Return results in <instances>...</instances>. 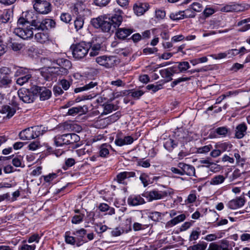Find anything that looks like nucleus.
<instances>
[{
	"label": "nucleus",
	"mask_w": 250,
	"mask_h": 250,
	"mask_svg": "<svg viewBox=\"0 0 250 250\" xmlns=\"http://www.w3.org/2000/svg\"><path fill=\"white\" fill-rule=\"evenodd\" d=\"M135 176V173L134 172L124 171L120 172L117 174L115 180L118 182V183L124 184L125 183L124 182L125 179L131 177H133Z\"/></svg>",
	"instance_id": "4be33fe9"
},
{
	"label": "nucleus",
	"mask_w": 250,
	"mask_h": 250,
	"mask_svg": "<svg viewBox=\"0 0 250 250\" xmlns=\"http://www.w3.org/2000/svg\"><path fill=\"white\" fill-rule=\"evenodd\" d=\"M178 167L182 169L183 175L186 174L190 176H195V169L192 165L179 163L178 164Z\"/></svg>",
	"instance_id": "dca6fc26"
},
{
	"label": "nucleus",
	"mask_w": 250,
	"mask_h": 250,
	"mask_svg": "<svg viewBox=\"0 0 250 250\" xmlns=\"http://www.w3.org/2000/svg\"><path fill=\"white\" fill-rule=\"evenodd\" d=\"M117 109V106L115 105L111 104H106L104 105V110L102 114H107Z\"/></svg>",
	"instance_id": "79ce46f5"
},
{
	"label": "nucleus",
	"mask_w": 250,
	"mask_h": 250,
	"mask_svg": "<svg viewBox=\"0 0 250 250\" xmlns=\"http://www.w3.org/2000/svg\"><path fill=\"white\" fill-rule=\"evenodd\" d=\"M11 17V11L8 10H5L3 13L1 15V21L3 23L7 22Z\"/></svg>",
	"instance_id": "603ef678"
},
{
	"label": "nucleus",
	"mask_w": 250,
	"mask_h": 250,
	"mask_svg": "<svg viewBox=\"0 0 250 250\" xmlns=\"http://www.w3.org/2000/svg\"><path fill=\"white\" fill-rule=\"evenodd\" d=\"M43 134L42 126H35L28 127L21 131L19 133V137L23 140L35 139L40 135Z\"/></svg>",
	"instance_id": "7ed1b4c3"
},
{
	"label": "nucleus",
	"mask_w": 250,
	"mask_h": 250,
	"mask_svg": "<svg viewBox=\"0 0 250 250\" xmlns=\"http://www.w3.org/2000/svg\"><path fill=\"white\" fill-rule=\"evenodd\" d=\"M59 84L62 86V88L64 90L68 89L70 86L69 82L65 79L61 80L59 82Z\"/></svg>",
	"instance_id": "e2e57ef3"
},
{
	"label": "nucleus",
	"mask_w": 250,
	"mask_h": 250,
	"mask_svg": "<svg viewBox=\"0 0 250 250\" xmlns=\"http://www.w3.org/2000/svg\"><path fill=\"white\" fill-rule=\"evenodd\" d=\"M111 147V146L107 144H102L100 147V156L102 157H106L109 154V148Z\"/></svg>",
	"instance_id": "2f4dec72"
},
{
	"label": "nucleus",
	"mask_w": 250,
	"mask_h": 250,
	"mask_svg": "<svg viewBox=\"0 0 250 250\" xmlns=\"http://www.w3.org/2000/svg\"><path fill=\"white\" fill-rule=\"evenodd\" d=\"M150 217L154 221H158L161 218V214L159 212L155 211L150 214Z\"/></svg>",
	"instance_id": "052dcab7"
},
{
	"label": "nucleus",
	"mask_w": 250,
	"mask_h": 250,
	"mask_svg": "<svg viewBox=\"0 0 250 250\" xmlns=\"http://www.w3.org/2000/svg\"><path fill=\"white\" fill-rule=\"evenodd\" d=\"M97 84V82L92 81L86 84L83 87L75 88L74 91L75 93H78L83 91L88 90L94 88L95 86H96Z\"/></svg>",
	"instance_id": "c85d7f7f"
},
{
	"label": "nucleus",
	"mask_w": 250,
	"mask_h": 250,
	"mask_svg": "<svg viewBox=\"0 0 250 250\" xmlns=\"http://www.w3.org/2000/svg\"><path fill=\"white\" fill-rule=\"evenodd\" d=\"M82 109L83 107L82 106L73 107L68 110L67 114L69 115L75 116L81 112Z\"/></svg>",
	"instance_id": "8fccbe9b"
},
{
	"label": "nucleus",
	"mask_w": 250,
	"mask_h": 250,
	"mask_svg": "<svg viewBox=\"0 0 250 250\" xmlns=\"http://www.w3.org/2000/svg\"><path fill=\"white\" fill-rule=\"evenodd\" d=\"M60 19L63 22L69 23L71 20V16L69 14L64 13L61 14Z\"/></svg>",
	"instance_id": "13d9d810"
},
{
	"label": "nucleus",
	"mask_w": 250,
	"mask_h": 250,
	"mask_svg": "<svg viewBox=\"0 0 250 250\" xmlns=\"http://www.w3.org/2000/svg\"><path fill=\"white\" fill-rule=\"evenodd\" d=\"M212 148V146L208 145L197 148V152L199 153H206L209 152Z\"/></svg>",
	"instance_id": "5fc2aeb1"
},
{
	"label": "nucleus",
	"mask_w": 250,
	"mask_h": 250,
	"mask_svg": "<svg viewBox=\"0 0 250 250\" xmlns=\"http://www.w3.org/2000/svg\"><path fill=\"white\" fill-rule=\"evenodd\" d=\"M18 27L15 29L14 33L20 38L25 40L33 37L35 28L28 25L17 24Z\"/></svg>",
	"instance_id": "39448f33"
},
{
	"label": "nucleus",
	"mask_w": 250,
	"mask_h": 250,
	"mask_svg": "<svg viewBox=\"0 0 250 250\" xmlns=\"http://www.w3.org/2000/svg\"><path fill=\"white\" fill-rule=\"evenodd\" d=\"M67 140V144H74L80 141L79 136L75 133L66 134Z\"/></svg>",
	"instance_id": "4c0bfd02"
},
{
	"label": "nucleus",
	"mask_w": 250,
	"mask_h": 250,
	"mask_svg": "<svg viewBox=\"0 0 250 250\" xmlns=\"http://www.w3.org/2000/svg\"><path fill=\"white\" fill-rule=\"evenodd\" d=\"M40 95V99L41 101H45L49 99L51 96V91L45 87L37 86L36 88Z\"/></svg>",
	"instance_id": "aec40b11"
},
{
	"label": "nucleus",
	"mask_w": 250,
	"mask_h": 250,
	"mask_svg": "<svg viewBox=\"0 0 250 250\" xmlns=\"http://www.w3.org/2000/svg\"><path fill=\"white\" fill-rule=\"evenodd\" d=\"M200 233L201 231H200L199 228H198L196 230L192 231L189 235V241L191 242L197 240L199 238Z\"/></svg>",
	"instance_id": "a18cd8bd"
},
{
	"label": "nucleus",
	"mask_w": 250,
	"mask_h": 250,
	"mask_svg": "<svg viewBox=\"0 0 250 250\" xmlns=\"http://www.w3.org/2000/svg\"><path fill=\"white\" fill-rule=\"evenodd\" d=\"M39 21L38 20L37 14L31 11L22 13V16L18 21L17 24H27L32 26L36 30Z\"/></svg>",
	"instance_id": "20e7f679"
},
{
	"label": "nucleus",
	"mask_w": 250,
	"mask_h": 250,
	"mask_svg": "<svg viewBox=\"0 0 250 250\" xmlns=\"http://www.w3.org/2000/svg\"><path fill=\"white\" fill-rule=\"evenodd\" d=\"M186 218L185 215L182 214H180L176 217L174 218L173 219L171 220L169 222H167V225L169 226H173L176 225L179 223L185 220Z\"/></svg>",
	"instance_id": "c9c22d12"
},
{
	"label": "nucleus",
	"mask_w": 250,
	"mask_h": 250,
	"mask_svg": "<svg viewBox=\"0 0 250 250\" xmlns=\"http://www.w3.org/2000/svg\"><path fill=\"white\" fill-rule=\"evenodd\" d=\"M207 243L205 242H200L188 247L187 250H205L207 247Z\"/></svg>",
	"instance_id": "72a5a7b5"
},
{
	"label": "nucleus",
	"mask_w": 250,
	"mask_h": 250,
	"mask_svg": "<svg viewBox=\"0 0 250 250\" xmlns=\"http://www.w3.org/2000/svg\"><path fill=\"white\" fill-rule=\"evenodd\" d=\"M34 8L39 13L47 14L51 10V4L46 0H34Z\"/></svg>",
	"instance_id": "6e6552de"
},
{
	"label": "nucleus",
	"mask_w": 250,
	"mask_h": 250,
	"mask_svg": "<svg viewBox=\"0 0 250 250\" xmlns=\"http://www.w3.org/2000/svg\"><path fill=\"white\" fill-rule=\"evenodd\" d=\"M232 145L229 142L219 143L215 145L216 148L219 149L221 152L229 151L232 147Z\"/></svg>",
	"instance_id": "473e14b6"
},
{
	"label": "nucleus",
	"mask_w": 250,
	"mask_h": 250,
	"mask_svg": "<svg viewBox=\"0 0 250 250\" xmlns=\"http://www.w3.org/2000/svg\"><path fill=\"white\" fill-rule=\"evenodd\" d=\"M160 73L161 76L163 78L167 79L168 81L172 80V75L168 68L161 70H160Z\"/></svg>",
	"instance_id": "09e8293b"
},
{
	"label": "nucleus",
	"mask_w": 250,
	"mask_h": 250,
	"mask_svg": "<svg viewBox=\"0 0 250 250\" xmlns=\"http://www.w3.org/2000/svg\"><path fill=\"white\" fill-rule=\"evenodd\" d=\"M149 8V5L146 2H137L134 5L133 10L137 16L143 15Z\"/></svg>",
	"instance_id": "2eb2a0df"
},
{
	"label": "nucleus",
	"mask_w": 250,
	"mask_h": 250,
	"mask_svg": "<svg viewBox=\"0 0 250 250\" xmlns=\"http://www.w3.org/2000/svg\"><path fill=\"white\" fill-rule=\"evenodd\" d=\"M218 217L219 215L215 211L210 210V212L208 215V220L210 223L216 222L218 219Z\"/></svg>",
	"instance_id": "3c124183"
},
{
	"label": "nucleus",
	"mask_w": 250,
	"mask_h": 250,
	"mask_svg": "<svg viewBox=\"0 0 250 250\" xmlns=\"http://www.w3.org/2000/svg\"><path fill=\"white\" fill-rule=\"evenodd\" d=\"M19 97L23 102L27 104L33 103L35 100L34 93L28 89L22 88L18 91Z\"/></svg>",
	"instance_id": "1a4fd4ad"
},
{
	"label": "nucleus",
	"mask_w": 250,
	"mask_h": 250,
	"mask_svg": "<svg viewBox=\"0 0 250 250\" xmlns=\"http://www.w3.org/2000/svg\"><path fill=\"white\" fill-rule=\"evenodd\" d=\"M182 11L176 12L175 13H171L170 15V18L174 21L179 20L183 19V14Z\"/></svg>",
	"instance_id": "4d7b16f0"
},
{
	"label": "nucleus",
	"mask_w": 250,
	"mask_h": 250,
	"mask_svg": "<svg viewBox=\"0 0 250 250\" xmlns=\"http://www.w3.org/2000/svg\"><path fill=\"white\" fill-rule=\"evenodd\" d=\"M247 126L245 123L237 125L235 129V137L238 139L243 138L247 133Z\"/></svg>",
	"instance_id": "a211bd4d"
},
{
	"label": "nucleus",
	"mask_w": 250,
	"mask_h": 250,
	"mask_svg": "<svg viewBox=\"0 0 250 250\" xmlns=\"http://www.w3.org/2000/svg\"><path fill=\"white\" fill-rule=\"evenodd\" d=\"M176 64L179 72L181 73L186 72L190 67L189 62L186 61L177 62Z\"/></svg>",
	"instance_id": "f704fd0d"
},
{
	"label": "nucleus",
	"mask_w": 250,
	"mask_h": 250,
	"mask_svg": "<svg viewBox=\"0 0 250 250\" xmlns=\"http://www.w3.org/2000/svg\"><path fill=\"white\" fill-rule=\"evenodd\" d=\"M53 68H42L41 71V74L44 80L48 81L53 80L55 77V74L53 72Z\"/></svg>",
	"instance_id": "412c9836"
},
{
	"label": "nucleus",
	"mask_w": 250,
	"mask_h": 250,
	"mask_svg": "<svg viewBox=\"0 0 250 250\" xmlns=\"http://www.w3.org/2000/svg\"><path fill=\"white\" fill-rule=\"evenodd\" d=\"M11 70L7 67L0 68V87H10L12 83Z\"/></svg>",
	"instance_id": "423d86ee"
},
{
	"label": "nucleus",
	"mask_w": 250,
	"mask_h": 250,
	"mask_svg": "<svg viewBox=\"0 0 250 250\" xmlns=\"http://www.w3.org/2000/svg\"><path fill=\"white\" fill-rule=\"evenodd\" d=\"M26 69L21 67H19L17 69L15 72V76H21L17 80L16 83L18 84L22 85L31 78V75L30 74H26Z\"/></svg>",
	"instance_id": "9b49d317"
},
{
	"label": "nucleus",
	"mask_w": 250,
	"mask_h": 250,
	"mask_svg": "<svg viewBox=\"0 0 250 250\" xmlns=\"http://www.w3.org/2000/svg\"><path fill=\"white\" fill-rule=\"evenodd\" d=\"M171 194L170 190H153L145 193V197L148 201L162 199Z\"/></svg>",
	"instance_id": "0eeeda50"
},
{
	"label": "nucleus",
	"mask_w": 250,
	"mask_h": 250,
	"mask_svg": "<svg viewBox=\"0 0 250 250\" xmlns=\"http://www.w3.org/2000/svg\"><path fill=\"white\" fill-rule=\"evenodd\" d=\"M40 239V237L38 234H34L29 237L28 242L31 243L33 242L38 243Z\"/></svg>",
	"instance_id": "338daca9"
},
{
	"label": "nucleus",
	"mask_w": 250,
	"mask_h": 250,
	"mask_svg": "<svg viewBox=\"0 0 250 250\" xmlns=\"http://www.w3.org/2000/svg\"><path fill=\"white\" fill-rule=\"evenodd\" d=\"M54 63L59 66V71L62 74H66L71 68L72 64L70 61L63 58H59L54 60Z\"/></svg>",
	"instance_id": "f8f14e48"
},
{
	"label": "nucleus",
	"mask_w": 250,
	"mask_h": 250,
	"mask_svg": "<svg viewBox=\"0 0 250 250\" xmlns=\"http://www.w3.org/2000/svg\"><path fill=\"white\" fill-rule=\"evenodd\" d=\"M177 146V144L175 143L174 140L171 139H167L164 144V147L169 151H172Z\"/></svg>",
	"instance_id": "58836bf2"
},
{
	"label": "nucleus",
	"mask_w": 250,
	"mask_h": 250,
	"mask_svg": "<svg viewBox=\"0 0 250 250\" xmlns=\"http://www.w3.org/2000/svg\"><path fill=\"white\" fill-rule=\"evenodd\" d=\"M183 13V17L184 18H194L196 16L195 13L190 7L184 11H182Z\"/></svg>",
	"instance_id": "37998d69"
},
{
	"label": "nucleus",
	"mask_w": 250,
	"mask_h": 250,
	"mask_svg": "<svg viewBox=\"0 0 250 250\" xmlns=\"http://www.w3.org/2000/svg\"><path fill=\"white\" fill-rule=\"evenodd\" d=\"M144 203V199L139 195L131 196L128 199V204L132 206H138Z\"/></svg>",
	"instance_id": "cd10ccee"
},
{
	"label": "nucleus",
	"mask_w": 250,
	"mask_h": 250,
	"mask_svg": "<svg viewBox=\"0 0 250 250\" xmlns=\"http://www.w3.org/2000/svg\"><path fill=\"white\" fill-rule=\"evenodd\" d=\"M250 21V18L243 20L238 22V26H241L238 30L240 32H245L250 29V24L247 22Z\"/></svg>",
	"instance_id": "c756f323"
},
{
	"label": "nucleus",
	"mask_w": 250,
	"mask_h": 250,
	"mask_svg": "<svg viewBox=\"0 0 250 250\" xmlns=\"http://www.w3.org/2000/svg\"><path fill=\"white\" fill-rule=\"evenodd\" d=\"M35 39L40 43H48L50 42L49 35L46 31H42L35 34Z\"/></svg>",
	"instance_id": "6ab92c4d"
},
{
	"label": "nucleus",
	"mask_w": 250,
	"mask_h": 250,
	"mask_svg": "<svg viewBox=\"0 0 250 250\" xmlns=\"http://www.w3.org/2000/svg\"><path fill=\"white\" fill-rule=\"evenodd\" d=\"M190 8L195 12H200L203 8L201 3L198 2H193L190 5Z\"/></svg>",
	"instance_id": "c03bdc74"
},
{
	"label": "nucleus",
	"mask_w": 250,
	"mask_h": 250,
	"mask_svg": "<svg viewBox=\"0 0 250 250\" xmlns=\"http://www.w3.org/2000/svg\"><path fill=\"white\" fill-rule=\"evenodd\" d=\"M16 112V108L8 105H3L0 108V113L6 114V116L10 118L12 117Z\"/></svg>",
	"instance_id": "a878e982"
},
{
	"label": "nucleus",
	"mask_w": 250,
	"mask_h": 250,
	"mask_svg": "<svg viewBox=\"0 0 250 250\" xmlns=\"http://www.w3.org/2000/svg\"><path fill=\"white\" fill-rule=\"evenodd\" d=\"M197 197L195 194V191H192L188 196L186 202L188 203H192L196 200Z\"/></svg>",
	"instance_id": "bf43d9fd"
},
{
	"label": "nucleus",
	"mask_w": 250,
	"mask_h": 250,
	"mask_svg": "<svg viewBox=\"0 0 250 250\" xmlns=\"http://www.w3.org/2000/svg\"><path fill=\"white\" fill-rule=\"evenodd\" d=\"M221 248L220 250H231L229 248V243L228 240L223 239L220 241Z\"/></svg>",
	"instance_id": "774afa93"
},
{
	"label": "nucleus",
	"mask_w": 250,
	"mask_h": 250,
	"mask_svg": "<svg viewBox=\"0 0 250 250\" xmlns=\"http://www.w3.org/2000/svg\"><path fill=\"white\" fill-rule=\"evenodd\" d=\"M91 46L89 43L85 42L73 44L70 48L72 51L73 57L77 60L83 58L87 54Z\"/></svg>",
	"instance_id": "f257e3e1"
},
{
	"label": "nucleus",
	"mask_w": 250,
	"mask_h": 250,
	"mask_svg": "<svg viewBox=\"0 0 250 250\" xmlns=\"http://www.w3.org/2000/svg\"><path fill=\"white\" fill-rule=\"evenodd\" d=\"M115 14L108 17V18L111 21V23L115 29L116 30L117 27L121 25L123 21V17L122 14L123 13L122 11L120 9H115Z\"/></svg>",
	"instance_id": "ddd939ff"
},
{
	"label": "nucleus",
	"mask_w": 250,
	"mask_h": 250,
	"mask_svg": "<svg viewBox=\"0 0 250 250\" xmlns=\"http://www.w3.org/2000/svg\"><path fill=\"white\" fill-rule=\"evenodd\" d=\"M95 226L97 228H96V230L99 233L105 232L107 229V227L106 226L103 225L102 224H96Z\"/></svg>",
	"instance_id": "0e129e2a"
},
{
	"label": "nucleus",
	"mask_w": 250,
	"mask_h": 250,
	"mask_svg": "<svg viewBox=\"0 0 250 250\" xmlns=\"http://www.w3.org/2000/svg\"><path fill=\"white\" fill-rule=\"evenodd\" d=\"M133 139L130 136H125L124 138L117 137L115 140V144L119 146L130 145L133 142Z\"/></svg>",
	"instance_id": "393cba45"
},
{
	"label": "nucleus",
	"mask_w": 250,
	"mask_h": 250,
	"mask_svg": "<svg viewBox=\"0 0 250 250\" xmlns=\"http://www.w3.org/2000/svg\"><path fill=\"white\" fill-rule=\"evenodd\" d=\"M92 23L94 27L101 28L105 32L113 33L115 30L111 21L107 16L94 19L92 21Z\"/></svg>",
	"instance_id": "f03ea898"
},
{
	"label": "nucleus",
	"mask_w": 250,
	"mask_h": 250,
	"mask_svg": "<svg viewBox=\"0 0 250 250\" xmlns=\"http://www.w3.org/2000/svg\"><path fill=\"white\" fill-rule=\"evenodd\" d=\"M238 5L235 4H226L220 9V11L223 12H230L235 11L237 9Z\"/></svg>",
	"instance_id": "ea45409f"
},
{
	"label": "nucleus",
	"mask_w": 250,
	"mask_h": 250,
	"mask_svg": "<svg viewBox=\"0 0 250 250\" xmlns=\"http://www.w3.org/2000/svg\"><path fill=\"white\" fill-rule=\"evenodd\" d=\"M54 141L56 146H62L63 145H68L66 134L56 136L54 138Z\"/></svg>",
	"instance_id": "bb28decb"
},
{
	"label": "nucleus",
	"mask_w": 250,
	"mask_h": 250,
	"mask_svg": "<svg viewBox=\"0 0 250 250\" xmlns=\"http://www.w3.org/2000/svg\"><path fill=\"white\" fill-rule=\"evenodd\" d=\"M216 12V10L212 7H206L204 11L203 15L205 18H208L213 14Z\"/></svg>",
	"instance_id": "864d4df0"
},
{
	"label": "nucleus",
	"mask_w": 250,
	"mask_h": 250,
	"mask_svg": "<svg viewBox=\"0 0 250 250\" xmlns=\"http://www.w3.org/2000/svg\"><path fill=\"white\" fill-rule=\"evenodd\" d=\"M83 20L82 18L79 17L76 18V20L74 21V26L77 31L81 29L83 27Z\"/></svg>",
	"instance_id": "49530a36"
},
{
	"label": "nucleus",
	"mask_w": 250,
	"mask_h": 250,
	"mask_svg": "<svg viewBox=\"0 0 250 250\" xmlns=\"http://www.w3.org/2000/svg\"><path fill=\"white\" fill-rule=\"evenodd\" d=\"M246 202L244 196H241L230 200L228 204V207L231 209H236L243 207Z\"/></svg>",
	"instance_id": "4468645a"
},
{
	"label": "nucleus",
	"mask_w": 250,
	"mask_h": 250,
	"mask_svg": "<svg viewBox=\"0 0 250 250\" xmlns=\"http://www.w3.org/2000/svg\"><path fill=\"white\" fill-rule=\"evenodd\" d=\"M55 22L54 21L49 19H46L42 20V21H39L36 30L44 31L45 29H48L55 27Z\"/></svg>",
	"instance_id": "f3484780"
},
{
	"label": "nucleus",
	"mask_w": 250,
	"mask_h": 250,
	"mask_svg": "<svg viewBox=\"0 0 250 250\" xmlns=\"http://www.w3.org/2000/svg\"><path fill=\"white\" fill-rule=\"evenodd\" d=\"M96 61L101 65L104 66L106 68H110L115 63L116 58L113 56H107L104 55L97 57Z\"/></svg>",
	"instance_id": "9d476101"
},
{
	"label": "nucleus",
	"mask_w": 250,
	"mask_h": 250,
	"mask_svg": "<svg viewBox=\"0 0 250 250\" xmlns=\"http://www.w3.org/2000/svg\"><path fill=\"white\" fill-rule=\"evenodd\" d=\"M86 232L87 231L84 229L76 230L73 232L72 234L76 236L75 237L78 241L77 246H81L84 242V240H83V238L86 235Z\"/></svg>",
	"instance_id": "b1692460"
},
{
	"label": "nucleus",
	"mask_w": 250,
	"mask_h": 250,
	"mask_svg": "<svg viewBox=\"0 0 250 250\" xmlns=\"http://www.w3.org/2000/svg\"><path fill=\"white\" fill-rule=\"evenodd\" d=\"M10 47L15 51H19L23 47V44L17 42H14L11 43Z\"/></svg>",
	"instance_id": "6e6d98bb"
},
{
	"label": "nucleus",
	"mask_w": 250,
	"mask_h": 250,
	"mask_svg": "<svg viewBox=\"0 0 250 250\" xmlns=\"http://www.w3.org/2000/svg\"><path fill=\"white\" fill-rule=\"evenodd\" d=\"M215 132L219 136L222 137H226L229 132V129L226 126H221L216 128Z\"/></svg>",
	"instance_id": "e433bc0d"
},
{
	"label": "nucleus",
	"mask_w": 250,
	"mask_h": 250,
	"mask_svg": "<svg viewBox=\"0 0 250 250\" xmlns=\"http://www.w3.org/2000/svg\"><path fill=\"white\" fill-rule=\"evenodd\" d=\"M225 179L226 178L223 175H215L211 178L210 184L214 186L219 185L223 183L225 181Z\"/></svg>",
	"instance_id": "7c9ffc66"
},
{
	"label": "nucleus",
	"mask_w": 250,
	"mask_h": 250,
	"mask_svg": "<svg viewBox=\"0 0 250 250\" xmlns=\"http://www.w3.org/2000/svg\"><path fill=\"white\" fill-rule=\"evenodd\" d=\"M84 216L83 213L75 215L72 217L71 222L75 224H79L83 221Z\"/></svg>",
	"instance_id": "de8ad7c7"
},
{
	"label": "nucleus",
	"mask_w": 250,
	"mask_h": 250,
	"mask_svg": "<svg viewBox=\"0 0 250 250\" xmlns=\"http://www.w3.org/2000/svg\"><path fill=\"white\" fill-rule=\"evenodd\" d=\"M70 232L67 231L65 234V241L66 243L71 244V245H75L78 243V241L75 237L71 236L69 235Z\"/></svg>",
	"instance_id": "a19ab883"
},
{
	"label": "nucleus",
	"mask_w": 250,
	"mask_h": 250,
	"mask_svg": "<svg viewBox=\"0 0 250 250\" xmlns=\"http://www.w3.org/2000/svg\"><path fill=\"white\" fill-rule=\"evenodd\" d=\"M133 32V30L128 28H119L116 33L117 37L120 39H125Z\"/></svg>",
	"instance_id": "5701e85b"
},
{
	"label": "nucleus",
	"mask_w": 250,
	"mask_h": 250,
	"mask_svg": "<svg viewBox=\"0 0 250 250\" xmlns=\"http://www.w3.org/2000/svg\"><path fill=\"white\" fill-rule=\"evenodd\" d=\"M140 179L143 184L144 187H146L148 185V176L145 173H142L140 176Z\"/></svg>",
	"instance_id": "69168bd1"
},
{
	"label": "nucleus",
	"mask_w": 250,
	"mask_h": 250,
	"mask_svg": "<svg viewBox=\"0 0 250 250\" xmlns=\"http://www.w3.org/2000/svg\"><path fill=\"white\" fill-rule=\"evenodd\" d=\"M130 93L133 98L138 99L144 94V92L141 90H137L132 91Z\"/></svg>",
	"instance_id": "680f3d73"
}]
</instances>
